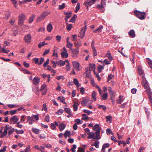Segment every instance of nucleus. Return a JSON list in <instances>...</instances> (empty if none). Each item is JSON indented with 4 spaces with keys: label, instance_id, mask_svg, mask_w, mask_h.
<instances>
[{
    "label": "nucleus",
    "instance_id": "1",
    "mask_svg": "<svg viewBox=\"0 0 152 152\" xmlns=\"http://www.w3.org/2000/svg\"><path fill=\"white\" fill-rule=\"evenodd\" d=\"M134 13L137 17L141 20L144 19L146 17L145 13L144 12H140L136 10L134 11Z\"/></svg>",
    "mask_w": 152,
    "mask_h": 152
},
{
    "label": "nucleus",
    "instance_id": "2",
    "mask_svg": "<svg viewBox=\"0 0 152 152\" xmlns=\"http://www.w3.org/2000/svg\"><path fill=\"white\" fill-rule=\"evenodd\" d=\"M18 23L20 26H22L23 24L24 21L26 19V17L23 14H20L19 16Z\"/></svg>",
    "mask_w": 152,
    "mask_h": 152
},
{
    "label": "nucleus",
    "instance_id": "3",
    "mask_svg": "<svg viewBox=\"0 0 152 152\" xmlns=\"http://www.w3.org/2000/svg\"><path fill=\"white\" fill-rule=\"evenodd\" d=\"M92 102V101H91L90 99L85 97L84 98L82 101H81V104L84 106L88 105Z\"/></svg>",
    "mask_w": 152,
    "mask_h": 152
},
{
    "label": "nucleus",
    "instance_id": "4",
    "mask_svg": "<svg viewBox=\"0 0 152 152\" xmlns=\"http://www.w3.org/2000/svg\"><path fill=\"white\" fill-rule=\"evenodd\" d=\"M73 66L74 68L77 71H80L81 67L80 66L79 63L77 61H74L72 62Z\"/></svg>",
    "mask_w": 152,
    "mask_h": 152
},
{
    "label": "nucleus",
    "instance_id": "5",
    "mask_svg": "<svg viewBox=\"0 0 152 152\" xmlns=\"http://www.w3.org/2000/svg\"><path fill=\"white\" fill-rule=\"evenodd\" d=\"M40 78L38 77H34L33 80V84L36 86L39 84L40 81Z\"/></svg>",
    "mask_w": 152,
    "mask_h": 152
},
{
    "label": "nucleus",
    "instance_id": "6",
    "mask_svg": "<svg viewBox=\"0 0 152 152\" xmlns=\"http://www.w3.org/2000/svg\"><path fill=\"white\" fill-rule=\"evenodd\" d=\"M86 30V26H85V27L82 28L81 31H80V35L78 36V37H79L82 39L84 37L85 34V32Z\"/></svg>",
    "mask_w": 152,
    "mask_h": 152
},
{
    "label": "nucleus",
    "instance_id": "7",
    "mask_svg": "<svg viewBox=\"0 0 152 152\" xmlns=\"http://www.w3.org/2000/svg\"><path fill=\"white\" fill-rule=\"evenodd\" d=\"M96 0H91V1H86L84 3V4L87 6V9L88 8V6H91L92 5L95 3Z\"/></svg>",
    "mask_w": 152,
    "mask_h": 152
},
{
    "label": "nucleus",
    "instance_id": "8",
    "mask_svg": "<svg viewBox=\"0 0 152 152\" xmlns=\"http://www.w3.org/2000/svg\"><path fill=\"white\" fill-rule=\"evenodd\" d=\"M31 36L29 34H27L25 36L24 39L25 42L27 43H29L31 42Z\"/></svg>",
    "mask_w": 152,
    "mask_h": 152
},
{
    "label": "nucleus",
    "instance_id": "9",
    "mask_svg": "<svg viewBox=\"0 0 152 152\" xmlns=\"http://www.w3.org/2000/svg\"><path fill=\"white\" fill-rule=\"evenodd\" d=\"M63 50L61 53L62 58H66L68 57V53H67V50L65 47L63 48Z\"/></svg>",
    "mask_w": 152,
    "mask_h": 152
},
{
    "label": "nucleus",
    "instance_id": "10",
    "mask_svg": "<svg viewBox=\"0 0 152 152\" xmlns=\"http://www.w3.org/2000/svg\"><path fill=\"white\" fill-rule=\"evenodd\" d=\"M71 51L73 55H72V57H76L78 54L79 52V49L78 48H74L71 49Z\"/></svg>",
    "mask_w": 152,
    "mask_h": 152
},
{
    "label": "nucleus",
    "instance_id": "11",
    "mask_svg": "<svg viewBox=\"0 0 152 152\" xmlns=\"http://www.w3.org/2000/svg\"><path fill=\"white\" fill-rule=\"evenodd\" d=\"M142 84L145 88L146 89L149 88L147 81L146 80V79L144 77L142 78Z\"/></svg>",
    "mask_w": 152,
    "mask_h": 152
},
{
    "label": "nucleus",
    "instance_id": "12",
    "mask_svg": "<svg viewBox=\"0 0 152 152\" xmlns=\"http://www.w3.org/2000/svg\"><path fill=\"white\" fill-rule=\"evenodd\" d=\"M19 120V118L16 115H14L11 118V121L13 122V124H15Z\"/></svg>",
    "mask_w": 152,
    "mask_h": 152
},
{
    "label": "nucleus",
    "instance_id": "13",
    "mask_svg": "<svg viewBox=\"0 0 152 152\" xmlns=\"http://www.w3.org/2000/svg\"><path fill=\"white\" fill-rule=\"evenodd\" d=\"M103 28V26L102 25H100L98 28L94 31V32L95 33H99L102 32V30Z\"/></svg>",
    "mask_w": 152,
    "mask_h": 152
},
{
    "label": "nucleus",
    "instance_id": "14",
    "mask_svg": "<svg viewBox=\"0 0 152 152\" xmlns=\"http://www.w3.org/2000/svg\"><path fill=\"white\" fill-rule=\"evenodd\" d=\"M137 70L139 74L140 75H142V78H143L144 76V74L143 71L140 66H139L138 67Z\"/></svg>",
    "mask_w": 152,
    "mask_h": 152
},
{
    "label": "nucleus",
    "instance_id": "15",
    "mask_svg": "<svg viewBox=\"0 0 152 152\" xmlns=\"http://www.w3.org/2000/svg\"><path fill=\"white\" fill-rule=\"evenodd\" d=\"M146 89H147L146 91L148 94L149 99H152V93L151 91V90L150 89L149 87Z\"/></svg>",
    "mask_w": 152,
    "mask_h": 152
},
{
    "label": "nucleus",
    "instance_id": "16",
    "mask_svg": "<svg viewBox=\"0 0 152 152\" xmlns=\"http://www.w3.org/2000/svg\"><path fill=\"white\" fill-rule=\"evenodd\" d=\"M128 34L129 36L132 38H134L135 36V34L133 30H131L128 32Z\"/></svg>",
    "mask_w": 152,
    "mask_h": 152
},
{
    "label": "nucleus",
    "instance_id": "17",
    "mask_svg": "<svg viewBox=\"0 0 152 152\" xmlns=\"http://www.w3.org/2000/svg\"><path fill=\"white\" fill-rule=\"evenodd\" d=\"M105 56L107 57L110 61L113 59V58L111 55V53L109 50L107 51V53L106 54Z\"/></svg>",
    "mask_w": 152,
    "mask_h": 152
},
{
    "label": "nucleus",
    "instance_id": "18",
    "mask_svg": "<svg viewBox=\"0 0 152 152\" xmlns=\"http://www.w3.org/2000/svg\"><path fill=\"white\" fill-rule=\"evenodd\" d=\"M110 146V144L108 143L104 144L102 146V148L101 150L102 152H105V148H108Z\"/></svg>",
    "mask_w": 152,
    "mask_h": 152
},
{
    "label": "nucleus",
    "instance_id": "19",
    "mask_svg": "<svg viewBox=\"0 0 152 152\" xmlns=\"http://www.w3.org/2000/svg\"><path fill=\"white\" fill-rule=\"evenodd\" d=\"M119 99L117 100L116 102L117 103L121 104L124 101V98L121 95L119 96Z\"/></svg>",
    "mask_w": 152,
    "mask_h": 152
},
{
    "label": "nucleus",
    "instance_id": "20",
    "mask_svg": "<svg viewBox=\"0 0 152 152\" xmlns=\"http://www.w3.org/2000/svg\"><path fill=\"white\" fill-rule=\"evenodd\" d=\"M66 125L63 123H60L59 125V129L60 131L63 130L65 128Z\"/></svg>",
    "mask_w": 152,
    "mask_h": 152
},
{
    "label": "nucleus",
    "instance_id": "21",
    "mask_svg": "<svg viewBox=\"0 0 152 152\" xmlns=\"http://www.w3.org/2000/svg\"><path fill=\"white\" fill-rule=\"evenodd\" d=\"M58 99L59 100L60 102L66 104V103L65 102V98L63 96H60L58 97Z\"/></svg>",
    "mask_w": 152,
    "mask_h": 152
},
{
    "label": "nucleus",
    "instance_id": "22",
    "mask_svg": "<svg viewBox=\"0 0 152 152\" xmlns=\"http://www.w3.org/2000/svg\"><path fill=\"white\" fill-rule=\"evenodd\" d=\"M95 134L96 135V136L94 138V139L99 140L100 138V131L96 132L95 133Z\"/></svg>",
    "mask_w": 152,
    "mask_h": 152
},
{
    "label": "nucleus",
    "instance_id": "23",
    "mask_svg": "<svg viewBox=\"0 0 152 152\" xmlns=\"http://www.w3.org/2000/svg\"><path fill=\"white\" fill-rule=\"evenodd\" d=\"M35 15L33 14L31 15V16L29 17L28 20V23H32L35 18Z\"/></svg>",
    "mask_w": 152,
    "mask_h": 152
},
{
    "label": "nucleus",
    "instance_id": "24",
    "mask_svg": "<svg viewBox=\"0 0 152 152\" xmlns=\"http://www.w3.org/2000/svg\"><path fill=\"white\" fill-rule=\"evenodd\" d=\"M108 97V94L107 93H104L101 96V100H106Z\"/></svg>",
    "mask_w": 152,
    "mask_h": 152
},
{
    "label": "nucleus",
    "instance_id": "25",
    "mask_svg": "<svg viewBox=\"0 0 152 152\" xmlns=\"http://www.w3.org/2000/svg\"><path fill=\"white\" fill-rule=\"evenodd\" d=\"M93 129L94 131H96V132L100 131V127L97 124H96L93 127Z\"/></svg>",
    "mask_w": 152,
    "mask_h": 152
},
{
    "label": "nucleus",
    "instance_id": "26",
    "mask_svg": "<svg viewBox=\"0 0 152 152\" xmlns=\"http://www.w3.org/2000/svg\"><path fill=\"white\" fill-rule=\"evenodd\" d=\"M79 105V104L77 103L76 102H74V104L73 105V110L74 111H76L78 109V106Z\"/></svg>",
    "mask_w": 152,
    "mask_h": 152
},
{
    "label": "nucleus",
    "instance_id": "27",
    "mask_svg": "<svg viewBox=\"0 0 152 152\" xmlns=\"http://www.w3.org/2000/svg\"><path fill=\"white\" fill-rule=\"evenodd\" d=\"M65 64V61H64L62 60H60L58 62V65L60 66H64Z\"/></svg>",
    "mask_w": 152,
    "mask_h": 152
},
{
    "label": "nucleus",
    "instance_id": "28",
    "mask_svg": "<svg viewBox=\"0 0 152 152\" xmlns=\"http://www.w3.org/2000/svg\"><path fill=\"white\" fill-rule=\"evenodd\" d=\"M77 16L76 15H74L71 19L69 21V22L74 23L76 19L77 18Z\"/></svg>",
    "mask_w": 152,
    "mask_h": 152
},
{
    "label": "nucleus",
    "instance_id": "29",
    "mask_svg": "<svg viewBox=\"0 0 152 152\" xmlns=\"http://www.w3.org/2000/svg\"><path fill=\"white\" fill-rule=\"evenodd\" d=\"M52 29V26L51 23H50L47 25V29L48 31L49 32L51 31Z\"/></svg>",
    "mask_w": 152,
    "mask_h": 152
},
{
    "label": "nucleus",
    "instance_id": "30",
    "mask_svg": "<svg viewBox=\"0 0 152 152\" xmlns=\"http://www.w3.org/2000/svg\"><path fill=\"white\" fill-rule=\"evenodd\" d=\"M89 69L91 71L95 69V64H89Z\"/></svg>",
    "mask_w": 152,
    "mask_h": 152
},
{
    "label": "nucleus",
    "instance_id": "31",
    "mask_svg": "<svg viewBox=\"0 0 152 152\" xmlns=\"http://www.w3.org/2000/svg\"><path fill=\"white\" fill-rule=\"evenodd\" d=\"M49 14V12L47 11H45L41 15L42 17L45 18L46 16L48 15Z\"/></svg>",
    "mask_w": 152,
    "mask_h": 152
},
{
    "label": "nucleus",
    "instance_id": "32",
    "mask_svg": "<svg viewBox=\"0 0 152 152\" xmlns=\"http://www.w3.org/2000/svg\"><path fill=\"white\" fill-rule=\"evenodd\" d=\"M95 135V133H92V132H90L89 135H88V139H92L94 138V137Z\"/></svg>",
    "mask_w": 152,
    "mask_h": 152
},
{
    "label": "nucleus",
    "instance_id": "33",
    "mask_svg": "<svg viewBox=\"0 0 152 152\" xmlns=\"http://www.w3.org/2000/svg\"><path fill=\"white\" fill-rule=\"evenodd\" d=\"M8 107L10 108H12L15 107H18L19 106L15 104H7Z\"/></svg>",
    "mask_w": 152,
    "mask_h": 152
},
{
    "label": "nucleus",
    "instance_id": "34",
    "mask_svg": "<svg viewBox=\"0 0 152 152\" xmlns=\"http://www.w3.org/2000/svg\"><path fill=\"white\" fill-rule=\"evenodd\" d=\"M15 131L18 134H22L24 132V131L22 129L18 130L16 129H15Z\"/></svg>",
    "mask_w": 152,
    "mask_h": 152
},
{
    "label": "nucleus",
    "instance_id": "35",
    "mask_svg": "<svg viewBox=\"0 0 152 152\" xmlns=\"http://www.w3.org/2000/svg\"><path fill=\"white\" fill-rule=\"evenodd\" d=\"M105 118L107 119V121H109L110 122H111L112 117L111 116L108 115L106 116Z\"/></svg>",
    "mask_w": 152,
    "mask_h": 152
},
{
    "label": "nucleus",
    "instance_id": "36",
    "mask_svg": "<svg viewBox=\"0 0 152 152\" xmlns=\"http://www.w3.org/2000/svg\"><path fill=\"white\" fill-rule=\"evenodd\" d=\"M98 107L100 108H102V110H105L106 109V106L104 105H100L99 104H98Z\"/></svg>",
    "mask_w": 152,
    "mask_h": 152
},
{
    "label": "nucleus",
    "instance_id": "37",
    "mask_svg": "<svg viewBox=\"0 0 152 152\" xmlns=\"http://www.w3.org/2000/svg\"><path fill=\"white\" fill-rule=\"evenodd\" d=\"M118 145H120L121 144H123L124 145V146L125 147L126 145V143L124 141L119 140L118 141Z\"/></svg>",
    "mask_w": 152,
    "mask_h": 152
},
{
    "label": "nucleus",
    "instance_id": "38",
    "mask_svg": "<svg viewBox=\"0 0 152 152\" xmlns=\"http://www.w3.org/2000/svg\"><path fill=\"white\" fill-rule=\"evenodd\" d=\"M70 131H66L65 133L64 134V137L66 138L67 136H70Z\"/></svg>",
    "mask_w": 152,
    "mask_h": 152
},
{
    "label": "nucleus",
    "instance_id": "39",
    "mask_svg": "<svg viewBox=\"0 0 152 152\" xmlns=\"http://www.w3.org/2000/svg\"><path fill=\"white\" fill-rule=\"evenodd\" d=\"M74 82L77 87L80 86L78 81L77 79L75 78L74 79Z\"/></svg>",
    "mask_w": 152,
    "mask_h": 152
},
{
    "label": "nucleus",
    "instance_id": "40",
    "mask_svg": "<svg viewBox=\"0 0 152 152\" xmlns=\"http://www.w3.org/2000/svg\"><path fill=\"white\" fill-rule=\"evenodd\" d=\"M32 131L35 133L38 134L39 133V130L36 128H33L32 129Z\"/></svg>",
    "mask_w": 152,
    "mask_h": 152
},
{
    "label": "nucleus",
    "instance_id": "41",
    "mask_svg": "<svg viewBox=\"0 0 152 152\" xmlns=\"http://www.w3.org/2000/svg\"><path fill=\"white\" fill-rule=\"evenodd\" d=\"M47 43H45L44 42H40L38 44V47L39 48H41L42 47L44 46L45 45H47Z\"/></svg>",
    "mask_w": 152,
    "mask_h": 152
},
{
    "label": "nucleus",
    "instance_id": "42",
    "mask_svg": "<svg viewBox=\"0 0 152 152\" xmlns=\"http://www.w3.org/2000/svg\"><path fill=\"white\" fill-rule=\"evenodd\" d=\"M92 97L94 99L95 101H96V93L95 91H93V92L92 94Z\"/></svg>",
    "mask_w": 152,
    "mask_h": 152
},
{
    "label": "nucleus",
    "instance_id": "43",
    "mask_svg": "<svg viewBox=\"0 0 152 152\" xmlns=\"http://www.w3.org/2000/svg\"><path fill=\"white\" fill-rule=\"evenodd\" d=\"M86 76L88 77V75L90 73V72L91 71L89 69L88 67H86Z\"/></svg>",
    "mask_w": 152,
    "mask_h": 152
},
{
    "label": "nucleus",
    "instance_id": "44",
    "mask_svg": "<svg viewBox=\"0 0 152 152\" xmlns=\"http://www.w3.org/2000/svg\"><path fill=\"white\" fill-rule=\"evenodd\" d=\"M147 61L148 62V63L149 65L150 68L152 69V61L149 58H148Z\"/></svg>",
    "mask_w": 152,
    "mask_h": 152
},
{
    "label": "nucleus",
    "instance_id": "45",
    "mask_svg": "<svg viewBox=\"0 0 152 152\" xmlns=\"http://www.w3.org/2000/svg\"><path fill=\"white\" fill-rule=\"evenodd\" d=\"M73 46V45L72 43L70 42H67L66 44V47L70 48L72 49V47Z\"/></svg>",
    "mask_w": 152,
    "mask_h": 152
},
{
    "label": "nucleus",
    "instance_id": "46",
    "mask_svg": "<svg viewBox=\"0 0 152 152\" xmlns=\"http://www.w3.org/2000/svg\"><path fill=\"white\" fill-rule=\"evenodd\" d=\"M106 0H102L101 5L102 7H104L106 5Z\"/></svg>",
    "mask_w": 152,
    "mask_h": 152
},
{
    "label": "nucleus",
    "instance_id": "47",
    "mask_svg": "<svg viewBox=\"0 0 152 152\" xmlns=\"http://www.w3.org/2000/svg\"><path fill=\"white\" fill-rule=\"evenodd\" d=\"M114 77V75H112V74H109L108 75V79L107 80V82H109V81L111 80L113 77Z\"/></svg>",
    "mask_w": 152,
    "mask_h": 152
},
{
    "label": "nucleus",
    "instance_id": "48",
    "mask_svg": "<svg viewBox=\"0 0 152 152\" xmlns=\"http://www.w3.org/2000/svg\"><path fill=\"white\" fill-rule=\"evenodd\" d=\"M104 66L102 65H100L98 67L97 69H98V72L100 73L102 71V69L104 68Z\"/></svg>",
    "mask_w": 152,
    "mask_h": 152
},
{
    "label": "nucleus",
    "instance_id": "49",
    "mask_svg": "<svg viewBox=\"0 0 152 152\" xmlns=\"http://www.w3.org/2000/svg\"><path fill=\"white\" fill-rule=\"evenodd\" d=\"M30 145H28L27 147L26 148L25 151V152H30Z\"/></svg>",
    "mask_w": 152,
    "mask_h": 152
},
{
    "label": "nucleus",
    "instance_id": "50",
    "mask_svg": "<svg viewBox=\"0 0 152 152\" xmlns=\"http://www.w3.org/2000/svg\"><path fill=\"white\" fill-rule=\"evenodd\" d=\"M72 27V25L71 24H69L67 25L66 26V29L68 31H69L71 30Z\"/></svg>",
    "mask_w": 152,
    "mask_h": 152
},
{
    "label": "nucleus",
    "instance_id": "51",
    "mask_svg": "<svg viewBox=\"0 0 152 152\" xmlns=\"http://www.w3.org/2000/svg\"><path fill=\"white\" fill-rule=\"evenodd\" d=\"M74 43L76 47L80 46L82 44L80 42H75Z\"/></svg>",
    "mask_w": 152,
    "mask_h": 152
},
{
    "label": "nucleus",
    "instance_id": "52",
    "mask_svg": "<svg viewBox=\"0 0 152 152\" xmlns=\"http://www.w3.org/2000/svg\"><path fill=\"white\" fill-rule=\"evenodd\" d=\"M103 65H104L105 64H110V62L108 61V60L107 59H105L103 61Z\"/></svg>",
    "mask_w": 152,
    "mask_h": 152
},
{
    "label": "nucleus",
    "instance_id": "53",
    "mask_svg": "<svg viewBox=\"0 0 152 152\" xmlns=\"http://www.w3.org/2000/svg\"><path fill=\"white\" fill-rule=\"evenodd\" d=\"M106 132H107V134L108 135H109L110 134H113V132L111 131L110 129H109V128H108L107 129Z\"/></svg>",
    "mask_w": 152,
    "mask_h": 152
},
{
    "label": "nucleus",
    "instance_id": "54",
    "mask_svg": "<svg viewBox=\"0 0 152 152\" xmlns=\"http://www.w3.org/2000/svg\"><path fill=\"white\" fill-rule=\"evenodd\" d=\"M17 112V110H11L10 111V114L12 115L16 113Z\"/></svg>",
    "mask_w": 152,
    "mask_h": 152
},
{
    "label": "nucleus",
    "instance_id": "55",
    "mask_svg": "<svg viewBox=\"0 0 152 152\" xmlns=\"http://www.w3.org/2000/svg\"><path fill=\"white\" fill-rule=\"evenodd\" d=\"M49 59H47L46 61L43 64L44 67L45 68L46 66H47V65H48L49 64Z\"/></svg>",
    "mask_w": 152,
    "mask_h": 152
},
{
    "label": "nucleus",
    "instance_id": "56",
    "mask_svg": "<svg viewBox=\"0 0 152 152\" xmlns=\"http://www.w3.org/2000/svg\"><path fill=\"white\" fill-rule=\"evenodd\" d=\"M83 117H82V119L83 120H87L88 118V117L86 116L85 114H82V115Z\"/></svg>",
    "mask_w": 152,
    "mask_h": 152
},
{
    "label": "nucleus",
    "instance_id": "57",
    "mask_svg": "<svg viewBox=\"0 0 152 152\" xmlns=\"http://www.w3.org/2000/svg\"><path fill=\"white\" fill-rule=\"evenodd\" d=\"M64 111L67 113H71L72 112L68 108H66L64 109Z\"/></svg>",
    "mask_w": 152,
    "mask_h": 152
},
{
    "label": "nucleus",
    "instance_id": "58",
    "mask_svg": "<svg viewBox=\"0 0 152 152\" xmlns=\"http://www.w3.org/2000/svg\"><path fill=\"white\" fill-rule=\"evenodd\" d=\"M83 112L85 113H87L88 115H89L90 114L92 113V112L90 111L89 110H84Z\"/></svg>",
    "mask_w": 152,
    "mask_h": 152
},
{
    "label": "nucleus",
    "instance_id": "59",
    "mask_svg": "<svg viewBox=\"0 0 152 152\" xmlns=\"http://www.w3.org/2000/svg\"><path fill=\"white\" fill-rule=\"evenodd\" d=\"M58 6L59 7L58 8V9L60 10H62L65 7V4L64 3H63L62 5H59Z\"/></svg>",
    "mask_w": 152,
    "mask_h": 152
},
{
    "label": "nucleus",
    "instance_id": "60",
    "mask_svg": "<svg viewBox=\"0 0 152 152\" xmlns=\"http://www.w3.org/2000/svg\"><path fill=\"white\" fill-rule=\"evenodd\" d=\"M45 89H47L46 85V84H44L42 86L40 91L42 90Z\"/></svg>",
    "mask_w": 152,
    "mask_h": 152
},
{
    "label": "nucleus",
    "instance_id": "61",
    "mask_svg": "<svg viewBox=\"0 0 152 152\" xmlns=\"http://www.w3.org/2000/svg\"><path fill=\"white\" fill-rule=\"evenodd\" d=\"M93 51V56L94 57L97 55V52L95 48H92Z\"/></svg>",
    "mask_w": 152,
    "mask_h": 152
},
{
    "label": "nucleus",
    "instance_id": "62",
    "mask_svg": "<svg viewBox=\"0 0 152 152\" xmlns=\"http://www.w3.org/2000/svg\"><path fill=\"white\" fill-rule=\"evenodd\" d=\"M84 149L82 148H78L77 152H85Z\"/></svg>",
    "mask_w": 152,
    "mask_h": 152
},
{
    "label": "nucleus",
    "instance_id": "63",
    "mask_svg": "<svg viewBox=\"0 0 152 152\" xmlns=\"http://www.w3.org/2000/svg\"><path fill=\"white\" fill-rule=\"evenodd\" d=\"M99 142L98 141H96L94 143V146L96 148H98L99 147Z\"/></svg>",
    "mask_w": 152,
    "mask_h": 152
},
{
    "label": "nucleus",
    "instance_id": "64",
    "mask_svg": "<svg viewBox=\"0 0 152 152\" xmlns=\"http://www.w3.org/2000/svg\"><path fill=\"white\" fill-rule=\"evenodd\" d=\"M41 91L42 92V95H44L46 94V93L47 92V88L45 89L44 90H41Z\"/></svg>",
    "mask_w": 152,
    "mask_h": 152
}]
</instances>
